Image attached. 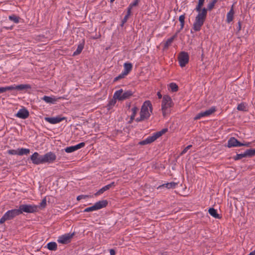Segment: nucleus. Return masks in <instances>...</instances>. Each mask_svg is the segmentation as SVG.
Here are the masks:
<instances>
[{
  "label": "nucleus",
  "mask_w": 255,
  "mask_h": 255,
  "mask_svg": "<svg viewBox=\"0 0 255 255\" xmlns=\"http://www.w3.org/2000/svg\"><path fill=\"white\" fill-rule=\"evenodd\" d=\"M209 213L210 214L211 216L213 217L214 218L216 219H221V217L220 216L219 214L217 213V211L216 209H215L213 208H211L208 210Z\"/></svg>",
  "instance_id": "21"
},
{
  "label": "nucleus",
  "mask_w": 255,
  "mask_h": 255,
  "mask_svg": "<svg viewBox=\"0 0 255 255\" xmlns=\"http://www.w3.org/2000/svg\"><path fill=\"white\" fill-rule=\"evenodd\" d=\"M20 212L18 209H12L7 211L0 219V224L4 223L6 221L12 219L16 216L19 215Z\"/></svg>",
  "instance_id": "6"
},
{
  "label": "nucleus",
  "mask_w": 255,
  "mask_h": 255,
  "mask_svg": "<svg viewBox=\"0 0 255 255\" xmlns=\"http://www.w3.org/2000/svg\"><path fill=\"white\" fill-rule=\"evenodd\" d=\"M88 197H89L88 195H81L78 196L77 197V200L78 201H80V200H81L82 199H86V198H87Z\"/></svg>",
  "instance_id": "43"
},
{
  "label": "nucleus",
  "mask_w": 255,
  "mask_h": 255,
  "mask_svg": "<svg viewBox=\"0 0 255 255\" xmlns=\"http://www.w3.org/2000/svg\"><path fill=\"white\" fill-rule=\"evenodd\" d=\"M167 130V128H163L161 131L155 132L151 136H149L146 139L140 141L138 144L141 145L150 144L166 133Z\"/></svg>",
  "instance_id": "3"
},
{
  "label": "nucleus",
  "mask_w": 255,
  "mask_h": 255,
  "mask_svg": "<svg viewBox=\"0 0 255 255\" xmlns=\"http://www.w3.org/2000/svg\"><path fill=\"white\" fill-rule=\"evenodd\" d=\"M47 248L50 251H56L57 249V245L55 242H50L47 244Z\"/></svg>",
  "instance_id": "25"
},
{
  "label": "nucleus",
  "mask_w": 255,
  "mask_h": 255,
  "mask_svg": "<svg viewBox=\"0 0 255 255\" xmlns=\"http://www.w3.org/2000/svg\"><path fill=\"white\" fill-rule=\"evenodd\" d=\"M18 155H27L30 152V150L29 149L21 148L20 149H18Z\"/></svg>",
  "instance_id": "29"
},
{
  "label": "nucleus",
  "mask_w": 255,
  "mask_h": 255,
  "mask_svg": "<svg viewBox=\"0 0 255 255\" xmlns=\"http://www.w3.org/2000/svg\"><path fill=\"white\" fill-rule=\"evenodd\" d=\"M176 185H177V183L172 182H170V183L164 184L162 185L161 186H159L158 188H160L161 187H165L166 188H167L168 189H171V188H174Z\"/></svg>",
  "instance_id": "26"
},
{
  "label": "nucleus",
  "mask_w": 255,
  "mask_h": 255,
  "mask_svg": "<svg viewBox=\"0 0 255 255\" xmlns=\"http://www.w3.org/2000/svg\"><path fill=\"white\" fill-rule=\"evenodd\" d=\"M42 156L43 155H40L38 152H35L31 155L30 159L32 162L34 164L39 165L43 164Z\"/></svg>",
  "instance_id": "12"
},
{
  "label": "nucleus",
  "mask_w": 255,
  "mask_h": 255,
  "mask_svg": "<svg viewBox=\"0 0 255 255\" xmlns=\"http://www.w3.org/2000/svg\"><path fill=\"white\" fill-rule=\"evenodd\" d=\"M108 205V201L106 200L99 201L96 202L93 206L86 208L84 212H89L93 211L98 210L103 208L106 207Z\"/></svg>",
  "instance_id": "7"
},
{
  "label": "nucleus",
  "mask_w": 255,
  "mask_h": 255,
  "mask_svg": "<svg viewBox=\"0 0 255 255\" xmlns=\"http://www.w3.org/2000/svg\"><path fill=\"white\" fill-rule=\"evenodd\" d=\"M189 56L187 52L182 51L181 52L178 57V60L180 66L181 67H185L189 62Z\"/></svg>",
  "instance_id": "9"
},
{
  "label": "nucleus",
  "mask_w": 255,
  "mask_h": 255,
  "mask_svg": "<svg viewBox=\"0 0 255 255\" xmlns=\"http://www.w3.org/2000/svg\"><path fill=\"white\" fill-rule=\"evenodd\" d=\"M215 5L212 3L211 1L209 2L207 4V7L206 8V9H207V11H211L212 10L213 8L214 7Z\"/></svg>",
  "instance_id": "37"
},
{
  "label": "nucleus",
  "mask_w": 255,
  "mask_h": 255,
  "mask_svg": "<svg viewBox=\"0 0 255 255\" xmlns=\"http://www.w3.org/2000/svg\"><path fill=\"white\" fill-rule=\"evenodd\" d=\"M4 88H5V92L7 91H10L15 90V86L14 85L10 86H6Z\"/></svg>",
  "instance_id": "42"
},
{
  "label": "nucleus",
  "mask_w": 255,
  "mask_h": 255,
  "mask_svg": "<svg viewBox=\"0 0 255 255\" xmlns=\"http://www.w3.org/2000/svg\"><path fill=\"white\" fill-rule=\"evenodd\" d=\"M115 1V0H110L111 2H113Z\"/></svg>",
  "instance_id": "53"
},
{
  "label": "nucleus",
  "mask_w": 255,
  "mask_h": 255,
  "mask_svg": "<svg viewBox=\"0 0 255 255\" xmlns=\"http://www.w3.org/2000/svg\"><path fill=\"white\" fill-rule=\"evenodd\" d=\"M9 20L13 21L14 23H18L19 21L20 18L18 16L13 14L9 16Z\"/></svg>",
  "instance_id": "33"
},
{
  "label": "nucleus",
  "mask_w": 255,
  "mask_h": 255,
  "mask_svg": "<svg viewBox=\"0 0 255 255\" xmlns=\"http://www.w3.org/2000/svg\"><path fill=\"white\" fill-rule=\"evenodd\" d=\"M138 2H139V0H135L133 2L131 3L129 5V6L132 8L133 7L136 6V5H137Z\"/></svg>",
  "instance_id": "40"
},
{
  "label": "nucleus",
  "mask_w": 255,
  "mask_h": 255,
  "mask_svg": "<svg viewBox=\"0 0 255 255\" xmlns=\"http://www.w3.org/2000/svg\"><path fill=\"white\" fill-rule=\"evenodd\" d=\"M124 72L128 75L131 70L132 65L130 63H125L124 65Z\"/></svg>",
  "instance_id": "23"
},
{
  "label": "nucleus",
  "mask_w": 255,
  "mask_h": 255,
  "mask_svg": "<svg viewBox=\"0 0 255 255\" xmlns=\"http://www.w3.org/2000/svg\"><path fill=\"white\" fill-rule=\"evenodd\" d=\"M246 157V155L245 154V153H241V154H237L234 157V159L235 160L241 159L242 158Z\"/></svg>",
  "instance_id": "36"
},
{
  "label": "nucleus",
  "mask_w": 255,
  "mask_h": 255,
  "mask_svg": "<svg viewBox=\"0 0 255 255\" xmlns=\"http://www.w3.org/2000/svg\"><path fill=\"white\" fill-rule=\"evenodd\" d=\"M205 0H198V3L195 8V10L198 12L193 25V28L195 31H199L201 30L207 17V9H206L205 7H203Z\"/></svg>",
  "instance_id": "1"
},
{
  "label": "nucleus",
  "mask_w": 255,
  "mask_h": 255,
  "mask_svg": "<svg viewBox=\"0 0 255 255\" xmlns=\"http://www.w3.org/2000/svg\"><path fill=\"white\" fill-rule=\"evenodd\" d=\"M157 95L159 99H161L162 98V95L159 92L157 93Z\"/></svg>",
  "instance_id": "50"
},
{
  "label": "nucleus",
  "mask_w": 255,
  "mask_h": 255,
  "mask_svg": "<svg viewBox=\"0 0 255 255\" xmlns=\"http://www.w3.org/2000/svg\"><path fill=\"white\" fill-rule=\"evenodd\" d=\"M176 34L174 35L171 38L168 39L164 45V49H166L172 44L174 39L176 37Z\"/></svg>",
  "instance_id": "24"
},
{
  "label": "nucleus",
  "mask_w": 255,
  "mask_h": 255,
  "mask_svg": "<svg viewBox=\"0 0 255 255\" xmlns=\"http://www.w3.org/2000/svg\"><path fill=\"white\" fill-rule=\"evenodd\" d=\"M132 95L133 93L130 90L126 91L124 92L123 89H120L115 92L113 97L119 101H124L129 98Z\"/></svg>",
  "instance_id": "5"
},
{
  "label": "nucleus",
  "mask_w": 255,
  "mask_h": 255,
  "mask_svg": "<svg viewBox=\"0 0 255 255\" xmlns=\"http://www.w3.org/2000/svg\"><path fill=\"white\" fill-rule=\"evenodd\" d=\"M110 255H115V251L114 249L110 250Z\"/></svg>",
  "instance_id": "47"
},
{
  "label": "nucleus",
  "mask_w": 255,
  "mask_h": 255,
  "mask_svg": "<svg viewBox=\"0 0 255 255\" xmlns=\"http://www.w3.org/2000/svg\"><path fill=\"white\" fill-rule=\"evenodd\" d=\"M169 88L172 92H177L178 90L177 85L175 83H171L169 85Z\"/></svg>",
  "instance_id": "31"
},
{
  "label": "nucleus",
  "mask_w": 255,
  "mask_h": 255,
  "mask_svg": "<svg viewBox=\"0 0 255 255\" xmlns=\"http://www.w3.org/2000/svg\"><path fill=\"white\" fill-rule=\"evenodd\" d=\"M185 14L180 15L179 17V21L180 22L181 29H182L184 26Z\"/></svg>",
  "instance_id": "34"
},
{
  "label": "nucleus",
  "mask_w": 255,
  "mask_h": 255,
  "mask_svg": "<svg viewBox=\"0 0 255 255\" xmlns=\"http://www.w3.org/2000/svg\"><path fill=\"white\" fill-rule=\"evenodd\" d=\"M5 92V88L4 87H0V93H4Z\"/></svg>",
  "instance_id": "48"
},
{
  "label": "nucleus",
  "mask_w": 255,
  "mask_h": 255,
  "mask_svg": "<svg viewBox=\"0 0 255 255\" xmlns=\"http://www.w3.org/2000/svg\"><path fill=\"white\" fill-rule=\"evenodd\" d=\"M242 143L239 141L235 137L230 138L228 141V147H239L242 146Z\"/></svg>",
  "instance_id": "16"
},
{
  "label": "nucleus",
  "mask_w": 255,
  "mask_h": 255,
  "mask_svg": "<svg viewBox=\"0 0 255 255\" xmlns=\"http://www.w3.org/2000/svg\"><path fill=\"white\" fill-rule=\"evenodd\" d=\"M85 143L84 142H81V143H80L76 145H74V146L67 147L65 149V151L67 153H71V152H74L80 148L83 147L85 146Z\"/></svg>",
  "instance_id": "15"
},
{
  "label": "nucleus",
  "mask_w": 255,
  "mask_h": 255,
  "mask_svg": "<svg viewBox=\"0 0 255 255\" xmlns=\"http://www.w3.org/2000/svg\"><path fill=\"white\" fill-rule=\"evenodd\" d=\"M152 108L151 102L149 101H145L142 105L140 112V117L136 119V122L144 121L148 119L152 113Z\"/></svg>",
  "instance_id": "2"
},
{
  "label": "nucleus",
  "mask_w": 255,
  "mask_h": 255,
  "mask_svg": "<svg viewBox=\"0 0 255 255\" xmlns=\"http://www.w3.org/2000/svg\"><path fill=\"white\" fill-rule=\"evenodd\" d=\"M16 116L22 119H25L29 116V112L25 109H20L16 114Z\"/></svg>",
  "instance_id": "17"
},
{
  "label": "nucleus",
  "mask_w": 255,
  "mask_h": 255,
  "mask_svg": "<svg viewBox=\"0 0 255 255\" xmlns=\"http://www.w3.org/2000/svg\"><path fill=\"white\" fill-rule=\"evenodd\" d=\"M235 12L234 10V5H233L231 7V9L230 11L227 13V19L226 21L227 23H230L231 21H233L234 18V15Z\"/></svg>",
  "instance_id": "19"
},
{
  "label": "nucleus",
  "mask_w": 255,
  "mask_h": 255,
  "mask_svg": "<svg viewBox=\"0 0 255 255\" xmlns=\"http://www.w3.org/2000/svg\"><path fill=\"white\" fill-rule=\"evenodd\" d=\"M192 145H188L187 146H186L183 150L181 152V155H183L184 154H185V153H186L187 152V151L192 147Z\"/></svg>",
  "instance_id": "39"
},
{
  "label": "nucleus",
  "mask_w": 255,
  "mask_h": 255,
  "mask_svg": "<svg viewBox=\"0 0 255 255\" xmlns=\"http://www.w3.org/2000/svg\"><path fill=\"white\" fill-rule=\"evenodd\" d=\"M172 105L171 97L168 95H164L161 104V110L164 117H165L169 113L170 108L172 106Z\"/></svg>",
  "instance_id": "4"
},
{
  "label": "nucleus",
  "mask_w": 255,
  "mask_h": 255,
  "mask_svg": "<svg viewBox=\"0 0 255 255\" xmlns=\"http://www.w3.org/2000/svg\"><path fill=\"white\" fill-rule=\"evenodd\" d=\"M217 1H218V0H213L211 2L212 3H213V4L214 5H215V4L217 3Z\"/></svg>",
  "instance_id": "52"
},
{
  "label": "nucleus",
  "mask_w": 255,
  "mask_h": 255,
  "mask_svg": "<svg viewBox=\"0 0 255 255\" xmlns=\"http://www.w3.org/2000/svg\"><path fill=\"white\" fill-rule=\"evenodd\" d=\"M45 121L48 122L49 123L51 124H56L57 123H59L61 122V121L64 120L65 119V118L63 117L61 118L59 116L56 117H46L45 118Z\"/></svg>",
  "instance_id": "14"
},
{
  "label": "nucleus",
  "mask_w": 255,
  "mask_h": 255,
  "mask_svg": "<svg viewBox=\"0 0 255 255\" xmlns=\"http://www.w3.org/2000/svg\"><path fill=\"white\" fill-rule=\"evenodd\" d=\"M20 212V214L23 212L25 213H34L37 211V206L35 205L22 204L19 206L18 209Z\"/></svg>",
  "instance_id": "8"
},
{
  "label": "nucleus",
  "mask_w": 255,
  "mask_h": 255,
  "mask_svg": "<svg viewBox=\"0 0 255 255\" xmlns=\"http://www.w3.org/2000/svg\"><path fill=\"white\" fill-rule=\"evenodd\" d=\"M46 205V200L45 199H43L41 202V205H44L45 206Z\"/></svg>",
  "instance_id": "51"
},
{
  "label": "nucleus",
  "mask_w": 255,
  "mask_h": 255,
  "mask_svg": "<svg viewBox=\"0 0 255 255\" xmlns=\"http://www.w3.org/2000/svg\"><path fill=\"white\" fill-rule=\"evenodd\" d=\"M246 157H252L255 155V149H247L245 152Z\"/></svg>",
  "instance_id": "28"
},
{
  "label": "nucleus",
  "mask_w": 255,
  "mask_h": 255,
  "mask_svg": "<svg viewBox=\"0 0 255 255\" xmlns=\"http://www.w3.org/2000/svg\"><path fill=\"white\" fill-rule=\"evenodd\" d=\"M7 153L9 154H10V155H16V154L18 155V150H15V149L8 150L7 151Z\"/></svg>",
  "instance_id": "38"
},
{
  "label": "nucleus",
  "mask_w": 255,
  "mask_h": 255,
  "mask_svg": "<svg viewBox=\"0 0 255 255\" xmlns=\"http://www.w3.org/2000/svg\"><path fill=\"white\" fill-rule=\"evenodd\" d=\"M242 146H250V144H251V143L250 142H248V143H242Z\"/></svg>",
  "instance_id": "49"
},
{
  "label": "nucleus",
  "mask_w": 255,
  "mask_h": 255,
  "mask_svg": "<svg viewBox=\"0 0 255 255\" xmlns=\"http://www.w3.org/2000/svg\"><path fill=\"white\" fill-rule=\"evenodd\" d=\"M128 17H129L128 15H125V16L124 17V19L122 20V22L123 24L127 21Z\"/></svg>",
  "instance_id": "44"
},
{
  "label": "nucleus",
  "mask_w": 255,
  "mask_h": 255,
  "mask_svg": "<svg viewBox=\"0 0 255 255\" xmlns=\"http://www.w3.org/2000/svg\"><path fill=\"white\" fill-rule=\"evenodd\" d=\"M216 108L213 107L204 112H202L203 117H204L209 116L212 115L213 113H214L216 111Z\"/></svg>",
  "instance_id": "22"
},
{
  "label": "nucleus",
  "mask_w": 255,
  "mask_h": 255,
  "mask_svg": "<svg viewBox=\"0 0 255 255\" xmlns=\"http://www.w3.org/2000/svg\"><path fill=\"white\" fill-rule=\"evenodd\" d=\"M132 8H131L130 6H128V8L127 14L126 15H128L129 16V15L131 14V10Z\"/></svg>",
  "instance_id": "45"
},
{
  "label": "nucleus",
  "mask_w": 255,
  "mask_h": 255,
  "mask_svg": "<svg viewBox=\"0 0 255 255\" xmlns=\"http://www.w3.org/2000/svg\"><path fill=\"white\" fill-rule=\"evenodd\" d=\"M127 75L126 74V73H125L124 72H123L118 76H117L114 78V81L116 82V81H118L120 79H123Z\"/></svg>",
  "instance_id": "35"
},
{
  "label": "nucleus",
  "mask_w": 255,
  "mask_h": 255,
  "mask_svg": "<svg viewBox=\"0 0 255 255\" xmlns=\"http://www.w3.org/2000/svg\"><path fill=\"white\" fill-rule=\"evenodd\" d=\"M115 182H113L105 186L104 187L100 189L97 192H96L95 194V196H97L103 194L105 191L109 190L112 187L115 186Z\"/></svg>",
  "instance_id": "18"
},
{
  "label": "nucleus",
  "mask_w": 255,
  "mask_h": 255,
  "mask_svg": "<svg viewBox=\"0 0 255 255\" xmlns=\"http://www.w3.org/2000/svg\"><path fill=\"white\" fill-rule=\"evenodd\" d=\"M138 111V109L136 107H134L133 108H132L131 109V112H132V114H131V115L130 116V121L131 122L133 121V120L135 118V116L137 112V111Z\"/></svg>",
  "instance_id": "32"
},
{
  "label": "nucleus",
  "mask_w": 255,
  "mask_h": 255,
  "mask_svg": "<svg viewBox=\"0 0 255 255\" xmlns=\"http://www.w3.org/2000/svg\"><path fill=\"white\" fill-rule=\"evenodd\" d=\"M241 21H239L238 22V31H239L241 30Z\"/></svg>",
  "instance_id": "46"
},
{
  "label": "nucleus",
  "mask_w": 255,
  "mask_h": 255,
  "mask_svg": "<svg viewBox=\"0 0 255 255\" xmlns=\"http://www.w3.org/2000/svg\"><path fill=\"white\" fill-rule=\"evenodd\" d=\"M237 109L239 111H247L248 108H247V105L245 103H242L238 105L237 107Z\"/></svg>",
  "instance_id": "27"
},
{
  "label": "nucleus",
  "mask_w": 255,
  "mask_h": 255,
  "mask_svg": "<svg viewBox=\"0 0 255 255\" xmlns=\"http://www.w3.org/2000/svg\"><path fill=\"white\" fill-rule=\"evenodd\" d=\"M66 98L64 97H49L47 96H44L42 99L44 101L47 103H52L55 104L57 101L60 99H65Z\"/></svg>",
  "instance_id": "13"
},
{
  "label": "nucleus",
  "mask_w": 255,
  "mask_h": 255,
  "mask_svg": "<svg viewBox=\"0 0 255 255\" xmlns=\"http://www.w3.org/2000/svg\"><path fill=\"white\" fill-rule=\"evenodd\" d=\"M74 233L65 234L63 235L59 236L57 240L59 243L63 244H67L70 242L71 239L73 238Z\"/></svg>",
  "instance_id": "11"
},
{
  "label": "nucleus",
  "mask_w": 255,
  "mask_h": 255,
  "mask_svg": "<svg viewBox=\"0 0 255 255\" xmlns=\"http://www.w3.org/2000/svg\"><path fill=\"white\" fill-rule=\"evenodd\" d=\"M42 157L43 163H52L56 159V154L51 151L48 152L43 155Z\"/></svg>",
  "instance_id": "10"
},
{
  "label": "nucleus",
  "mask_w": 255,
  "mask_h": 255,
  "mask_svg": "<svg viewBox=\"0 0 255 255\" xmlns=\"http://www.w3.org/2000/svg\"><path fill=\"white\" fill-rule=\"evenodd\" d=\"M203 117L202 112H200L196 115V116L194 117V120H198Z\"/></svg>",
  "instance_id": "41"
},
{
  "label": "nucleus",
  "mask_w": 255,
  "mask_h": 255,
  "mask_svg": "<svg viewBox=\"0 0 255 255\" xmlns=\"http://www.w3.org/2000/svg\"><path fill=\"white\" fill-rule=\"evenodd\" d=\"M83 48H84L83 45H82L81 44L79 45L78 46V47H77L76 50L73 53V56H75L76 55L80 54L81 53Z\"/></svg>",
  "instance_id": "30"
},
{
  "label": "nucleus",
  "mask_w": 255,
  "mask_h": 255,
  "mask_svg": "<svg viewBox=\"0 0 255 255\" xmlns=\"http://www.w3.org/2000/svg\"><path fill=\"white\" fill-rule=\"evenodd\" d=\"M15 90L19 91H23L30 89L31 87L29 84H20L19 85H15Z\"/></svg>",
  "instance_id": "20"
}]
</instances>
